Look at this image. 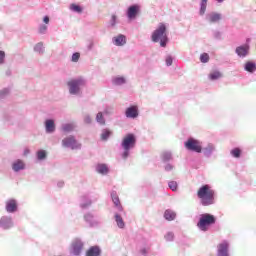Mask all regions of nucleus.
Returning a JSON list of instances; mask_svg holds the SVG:
<instances>
[{
  "mask_svg": "<svg viewBox=\"0 0 256 256\" xmlns=\"http://www.w3.org/2000/svg\"><path fill=\"white\" fill-rule=\"evenodd\" d=\"M44 127H45V132L48 135L53 134L57 129V126L55 125V120L54 119H46L45 122H44Z\"/></svg>",
  "mask_w": 256,
  "mask_h": 256,
  "instance_id": "nucleus-18",
  "label": "nucleus"
},
{
  "mask_svg": "<svg viewBox=\"0 0 256 256\" xmlns=\"http://www.w3.org/2000/svg\"><path fill=\"white\" fill-rule=\"evenodd\" d=\"M49 21H51V19L49 18V16H44V18H43V23H45V25H49Z\"/></svg>",
  "mask_w": 256,
  "mask_h": 256,
  "instance_id": "nucleus-52",
  "label": "nucleus"
},
{
  "mask_svg": "<svg viewBox=\"0 0 256 256\" xmlns=\"http://www.w3.org/2000/svg\"><path fill=\"white\" fill-rule=\"evenodd\" d=\"M111 137V130L109 129H103L101 133V139L102 141H107Z\"/></svg>",
  "mask_w": 256,
  "mask_h": 256,
  "instance_id": "nucleus-36",
  "label": "nucleus"
},
{
  "mask_svg": "<svg viewBox=\"0 0 256 256\" xmlns=\"http://www.w3.org/2000/svg\"><path fill=\"white\" fill-rule=\"evenodd\" d=\"M84 221L89 225V227H99V222L95 219V215L92 212L84 214Z\"/></svg>",
  "mask_w": 256,
  "mask_h": 256,
  "instance_id": "nucleus-16",
  "label": "nucleus"
},
{
  "mask_svg": "<svg viewBox=\"0 0 256 256\" xmlns=\"http://www.w3.org/2000/svg\"><path fill=\"white\" fill-rule=\"evenodd\" d=\"M125 83H127V80L123 76H115L112 78V85L116 87H121V85H125Z\"/></svg>",
  "mask_w": 256,
  "mask_h": 256,
  "instance_id": "nucleus-26",
  "label": "nucleus"
},
{
  "mask_svg": "<svg viewBox=\"0 0 256 256\" xmlns=\"http://www.w3.org/2000/svg\"><path fill=\"white\" fill-rule=\"evenodd\" d=\"M81 59V54L79 52H75L72 54L71 61L72 63H77Z\"/></svg>",
  "mask_w": 256,
  "mask_h": 256,
  "instance_id": "nucleus-42",
  "label": "nucleus"
},
{
  "mask_svg": "<svg viewBox=\"0 0 256 256\" xmlns=\"http://www.w3.org/2000/svg\"><path fill=\"white\" fill-rule=\"evenodd\" d=\"M36 157H37L38 161H45V159H47V151L38 150L36 153Z\"/></svg>",
  "mask_w": 256,
  "mask_h": 256,
  "instance_id": "nucleus-34",
  "label": "nucleus"
},
{
  "mask_svg": "<svg viewBox=\"0 0 256 256\" xmlns=\"http://www.w3.org/2000/svg\"><path fill=\"white\" fill-rule=\"evenodd\" d=\"M166 241H173V239H175V234H173V232H168L165 236H164Z\"/></svg>",
  "mask_w": 256,
  "mask_h": 256,
  "instance_id": "nucleus-45",
  "label": "nucleus"
},
{
  "mask_svg": "<svg viewBox=\"0 0 256 256\" xmlns=\"http://www.w3.org/2000/svg\"><path fill=\"white\" fill-rule=\"evenodd\" d=\"M120 145L123 149V153L121 155L122 159H128L131 150L137 145V137H135V134L129 133L124 136Z\"/></svg>",
  "mask_w": 256,
  "mask_h": 256,
  "instance_id": "nucleus-3",
  "label": "nucleus"
},
{
  "mask_svg": "<svg viewBox=\"0 0 256 256\" xmlns=\"http://www.w3.org/2000/svg\"><path fill=\"white\" fill-rule=\"evenodd\" d=\"M217 1V3H223V1H225V0H216Z\"/></svg>",
  "mask_w": 256,
  "mask_h": 256,
  "instance_id": "nucleus-56",
  "label": "nucleus"
},
{
  "mask_svg": "<svg viewBox=\"0 0 256 256\" xmlns=\"http://www.w3.org/2000/svg\"><path fill=\"white\" fill-rule=\"evenodd\" d=\"M34 52L38 53L39 55H43L45 53V47L43 46V42H38L34 46Z\"/></svg>",
  "mask_w": 256,
  "mask_h": 256,
  "instance_id": "nucleus-29",
  "label": "nucleus"
},
{
  "mask_svg": "<svg viewBox=\"0 0 256 256\" xmlns=\"http://www.w3.org/2000/svg\"><path fill=\"white\" fill-rule=\"evenodd\" d=\"M141 255H147V249L143 248L140 250Z\"/></svg>",
  "mask_w": 256,
  "mask_h": 256,
  "instance_id": "nucleus-54",
  "label": "nucleus"
},
{
  "mask_svg": "<svg viewBox=\"0 0 256 256\" xmlns=\"http://www.w3.org/2000/svg\"><path fill=\"white\" fill-rule=\"evenodd\" d=\"M210 81H217L218 79H221L223 77V74L219 71H214L209 74Z\"/></svg>",
  "mask_w": 256,
  "mask_h": 256,
  "instance_id": "nucleus-30",
  "label": "nucleus"
},
{
  "mask_svg": "<svg viewBox=\"0 0 256 256\" xmlns=\"http://www.w3.org/2000/svg\"><path fill=\"white\" fill-rule=\"evenodd\" d=\"M207 1L208 0H201L200 1V10H199V15L203 17L205 15V12L207 11Z\"/></svg>",
  "mask_w": 256,
  "mask_h": 256,
  "instance_id": "nucleus-33",
  "label": "nucleus"
},
{
  "mask_svg": "<svg viewBox=\"0 0 256 256\" xmlns=\"http://www.w3.org/2000/svg\"><path fill=\"white\" fill-rule=\"evenodd\" d=\"M205 19L208 23L215 24V23H219V21L223 19V15L217 12H210L206 14Z\"/></svg>",
  "mask_w": 256,
  "mask_h": 256,
  "instance_id": "nucleus-14",
  "label": "nucleus"
},
{
  "mask_svg": "<svg viewBox=\"0 0 256 256\" xmlns=\"http://www.w3.org/2000/svg\"><path fill=\"white\" fill-rule=\"evenodd\" d=\"M230 155L235 159H239L241 157V148H234L230 151Z\"/></svg>",
  "mask_w": 256,
  "mask_h": 256,
  "instance_id": "nucleus-38",
  "label": "nucleus"
},
{
  "mask_svg": "<svg viewBox=\"0 0 256 256\" xmlns=\"http://www.w3.org/2000/svg\"><path fill=\"white\" fill-rule=\"evenodd\" d=\"M81 251H83V241H81L79 238H76L72 242V254L79 256L81 255Z\"/></svg>",
  "mask_w": 256,
  "mask_h": 256,
  "instance_id": "nucleus-15",
  "label": "nucleus"
},
{
  "mask_svg": "<svg viewBox=\"0 0 256 256\" xmlns=\"http://www.w3.org/2000/svg\"><path fill=\"white\" fill-rule=\"evenodd\" d=\"M161 159H162L163 163H169V161H171V159H173V154H171V152H169V151L163 152L161 155Z\"/></svg>",
  "mask_w": 256,
  "mask_h": 256,
  "instance_id": "nucleus-31",
  "label": "nucleus"
},
{
  "mask_svg": "<svg viewBox=\"0 0 256 256\" xmlns=\"http://www.w3.org/2000/svg\"><path fill=\"white\" fill-rule=\"evenodd\" d=\"M197 197L200 199L201 205H203V207L215 205V190H213L209 184L202 185L198 189Z\"/></svg>",
  "mask_w": 256,
  "mask_h": 256,
  "instance_id": "nucleus-1",
  "label": "nucleus"
},
{
  "mask_svg": "<svg viewBox=\"0 0 256 256\" xmlns=\"http://www.w3.org/2000/svg\"><path fill=\"white\" fill-rule=\"evenodd\" d=\"M92 121L93 120L91 119V116L89 115L84 116V123H86L87 125H91Z\"/></svg>",
  "mask_w": 256,
  "mask_h": 256,
  "instance_id": "nucleus-49",
  "label": "nucleus"
},
{
  "mask_svg": "<svg viewBox=\"0 0 256 256\" xmlns=\"http://www.w3.org/2000/svg\"><path fill=\"white\" fill-rule=\"evenodd\" d=\"M64 186H65V182H63V181H58L57 187H59V189L63 188Z\"/></svg>",
  "mask_w": 256,
  "mask_h": 256,
  "instance_id": "nucleus-53",
  "label": "nucleus"
},
{
  "mask_svg": "<svg viewBox=\"0 0 256 256\" xmlns=\"http://www.w3.org/2000/svg\"><path fill=\"white\" fill-rule=\"evenodd\" d=\"M141 11V7L138 4H133L128 7L126 11V17L133 21V19H137V15H139V12Z\"/></svg>",
  "mask_w": 256,
  "mask_h": 256,
  "instance_id": "nucleus-10",
  "label": "nucleus"
},
{
  "mask_svg": "<svg viewBox=\"0 0 256 256\" xmlns=\"http://www.w3.org/2000/svg\"><path fill=\"white\" fill-rule=\"evenodd\" d=\"M164 169H165V171H173V169H174V166L172 165V164H166L165 166H164Z\"/></svg>",
  "mask_w": 256,
  "mask_h": 256,
  "instance_id": "nucleus-51",
  "label": "nucleus"
},
{
  "mask_svg": "<svg viewBox=\"0 0 256 256\" xmlns=\"http://www.w3.org/2000/svg\"><path fill=\"white\" fill-rule=\"evenodd\" d=\"M215 221V216L205 213L200 216L197 227L200 231H209V227H211V225H215Z\"/></svg>",
  "mask_w": 256,
  "mask_h": 256,
  "instance_id": "nucleus-5",
  "label": "nucleus"
},
{
  "mask_svg": "<svg viewBox=\"0 0 256 256\" xmlns=\"http://www.w3.org/2000/svg\"><path fill=\"white\" fill-rule=\"evenodd\" d=\"M111 199L118 211H123V206H121V201L119 200V196L116 191L111 192Z\"/></svg>",
  "mask_w": 256,
  "mask_h": 256,
  "instance_id": "nucleus-23",
  "label": "nucleus"
},
{
  "mask_svg": "<svg viewBox=\"0 0 256 256\" xmlns=\"http://www.w3.org/2000/svg\"><path fill=\"white\" fill-rule=\"evenodd\" d=\"M86 256H101V248L99 246L90 247L86 252Z\"/></svg>",
  "mask_w": 256,
  "mask_h": 256,
  "instance_id": "nucleus-25",
  "label": "nucleus"
},
{
  "mask_svg": "<svg viewBox=\"0 0 256 256\" xmlns=\"http://www.w3.org/2000/svg\"><path fill=\"white\" fill-rule=\"evenodd\" d=\"M112 43L116 47H123V46L127 45V36L123 35V34H119L117 36H114L112 38Z\"/></svg>",
  "mask_w": 256,
  "mask_h": 256,
  "instance_id": "nucleus-17",
  "label": "nucleus"
},
{
  "mask_svg": "<svg viewBox=\"0 0 256 256\" xmlns=\"http://www.w3.org/2000/svg\"><path fill=\"white\" fill-rule=\"evenodd\" d=\"M11 90L9 88H4L0 91V100L7 99L9 97Z\"/></svg>",
  "mask_w": 256,
  "mask_h": 256,
  "instance_id": "nucleus-37",
  "label": "nucleus"
},
{
  "mask_svg": "<svg viewBox=\"0 0 256 256\" xmlns=\"http://www.w3.org/2000/svg\"><path fill=\"white\" fill-rule=\"evenodd\" d=\"M95 171L99 175H109V166H107L105 163H98L95 167Z\"/></svg>",
  "mask_w": 256,
  "mask_h": 256,
  "instance_id": "nucleus-21",
  "label": "nucleus"
},
{
  "mask_svg": "<svg viewBox=\"0 0 256 256\" xmlns=\"http://www.w3.org/2000/svg\"><path fill=\"white\" fill-rule=\"evenodd\" d=\"M168 186H169V189H171V191H177V187H178L177 182L170 181L168 183Z\"/></svg>",
  "mask_w": 256,
  "mask_h": 256,
  "instance_id": "nucleus-44",
  "label": "nucleus"
},
{
  "mask_svg": "<svg viewBox=\"0 0 256 256\" xmlns=\"http://www.w3.org/2000/svg\"><path fill=\"white\" fill-rule=\"evenodd\" d=\"M94 44L93 42H90V44L88 45V51H91V49H93Z\"/></svg>",
  "mask_w": 256,
  "mask_h": 256,
  "instance_id": "nucleus-55",
  "label": "nucleus"
},
{
  "mask_svg": "<svg viewBox=\"0 0 256 256\" xmlns=\"http://www.w3.org/2000/svg\"><path fill=\"white\" fill-rule=\"evenodd\" d=\"M250 41H251V39L248 38L246 40V42H247L246 44L236 47L235 53H236V55H238L240 57V59H245V57H247L249 55V51L251 49V46H249Z\"/></svg>",
  "mask_w": 256,
  "mask_h": 256,
  "instance_id": "nucleus-8",
  "label": "nucleus"
},
{
  "mask_svg": "<svg viewBox=\"0 0 256 256\" xmlns=\"http://www.w3.org/2000/svg\"><path fill=\"white\" fill-rule=\"evenodd\" d=\"M184 147L187 151L201 153V151H203V142L191 137L188 138V141L184 142Z\"/></svg>",
  "mask_w": 256,
  "mask_h": 256,
  "instance_id": "nucleus-7",
  "label": "nucleus"
},
{
  "mask_svg": "<svg viewBox=\"0 0 256 256\" xmlns=\"http://www.w3.org/2000/svg\"><path fill=\"white\" fill-rule=\"evenodd\" d=\"M15 227V222L13 221V217L11 216H2L0 218V229L3 231H9V229H13Z\"/></svg>",
  "mask_w": 256,
  "mask_h": 256,
  "instance_id": "nucleus-9",
  "label": "nucleus"
},
{
  "mask_svg": "<svg viewBox=\"0 0 256 256\" xmlns=\"http://www.w3.org/2000/svg\"><path fill=\"white\" fill-rule=\"evenodd\" d=\"M48 29H49V26H47V24H40L38 26L39 35H47V30Z\"/></svg>",
  "mask_w": 256,
  "mask_h": 256,
  "instance_id": "nucleus-35",
  "label": "nucleus"
},
{
  "mask_svg": "<svg viewBox=\"0 0 256 256\" xmlns=\"http://www.w3.org/2000/svg\"><path fill=\"white\" fill-rule=\"evenodd\" d=\"M96 121L99 125H105V117H103V112H98L96 115Z\"/></svg>",
  "mask_w": 256,
  "mask_h": 256,
  "instance_id": "nucleus-39",
  "label": "nucleus"
},
{
  "mask_svg": "<svg viewBox=\"0 0 256 256\" xmlns=\"http://www.w3.org/2000/svg\"><path fill=\"white\" fill-rule=\"evenodd\" d=\"M70 9L74 12V13H83V8L77 4H71L70 5Z\"/></svg>",
  "mask_w": 256,
  "mask_h": 256,
  "instance_id": "nucleus-40",
  "label": "nucleus"
},
{
  "mask_svg": "<svg viewBox=\"0 0 256 256\" xmlns=\"http://www.w3.org/2000/svg\"><path fill=\"white\" fill-rule=\"evenodd\" d=\"M87 85V80L83 77H78L67 82V87L70 95L80 97L83 89Z\"/></svg>",
  "mask_w": 256,
  "mask_h": 256,
  "instance_id": "nucleus-4",
  "label": "nucleus"
},
{
  "mask_svg": "<svg viewBox=\"0 0 256 256\" xmlns=\"http://www.w3.org/2000/svg\"><path fill=\"white\" fill-rule=\"evenodd\" d=\"M115 25H117V16L112 15V17L110 19V27H115Z\"/></svg>",
  "mask_w": 256,
  "mask_h": 256,
  "instance_id": "nucleus-48",
  "label": "nucleus"
},
{
  "mask_svg": "<svg viewBox=\"0 0 256 256\" xmlns=\"http://www.w3.org/2000/svg\"><path fill=\"white\" fill-rule=\"evenodd\" d=\"M125 115L128 119H137L139 117V108L137 106H130L126 109Z\"/></svg>",
  "mask_w": 256,
  "mask_h": 256,
  "instance_id": "nucleus-19",
  "label": "nucleus"
},
{
  "mask_svg": "<svg viewBox=\"0 0 256 256\" xmlns=\"http://www.w3.org/2000/svg\"><path fill=\"white\" fill-rule=\"evenodd\" d=\"M99 199L98 196H83L80 201V207L81 209H89L93 203H95Z\"/></svg>",
  "mask_w": 256,
  "mask_h": 256,
  "instance_id": "nucleus-11",
  "label": "nucleus"
},
{
  "mask_svg": "<svg viewBox=\"0 0 256 256\" xmlns=\"http://www.w3.org/2000/svg\"><path fill=\"white\" fill-rule=\"evenodd\" d=\"M61 131H63V133H73V131H75V124L73 123L62 124Z\"/></svg>",
  "mask_w": 256,
  "mask_h": 256,
  "instance_id": "nucleus-27",
  "label": "nucleus"
},
{
  "mask_svg": "<svg viewBox=\"0 0 256 256\" xmlns=\"http://www.w3.org/2000/svg\"><path fill=\"white\" fill-rule=\"evenodd\" d=\"M166 66L167 67H171V65H173V56H171V55H168L167 57H166Z\"/></svg>",
  "mask_w": 256,
  "mask_h": 256,
  "instance_id": "nucleus-47",
  "label": "nucleus"
},
{
  "mask_svg": "<svg viewBox=\"0 0 256 256\" xmlns=\"http://www.w3.org/2000/svg\"><path fill=\"white\" fill-rule=\"evenodd\" d=\"M5 57H6L5 51L0 50V65H5Z\"/></svg>",
  "mask_w": 256,
  "mask_h": 256,
  "instance_id": "nucleus-46",
  "label": "nucleus"
},
{
  "mask_svg": "<svg viewBox=\"0 0 256 256\" xmlns=\"http://www.w3.org/2000/svg\"><path fill=\"white\" fill-rule=\"evenodd\" d=\"M17 209H18L17 200L11 199L6 202L7 213H16Z\"/></svg>",
  "mask_w": 256,
  "mask_h": 256,
  "instance_id": "nucleus-22",
  "label": "nucleus"
},
{
  "mask_svg": "<svg viewBox=\"0 0 256 256\" xmlns=\"http://www.w3.org/2000/svg\"><path fill=\"white\" fill-rule=\"evenodd\" d=\"M216 256H231L229 254V242L224 240L217 245Z\"/></svg>",
  "mask_w": 256,
  "mask_h": 256,
  "instance_id": "nucleus-13",
  "label": "nucleus"
},
{
  "mask_svg": "<svg viewBox=\"0 0 256 256\" xmlns=\"http://www.w3.org/2000/svg\"><path fill=\"white\" fill-rule=\"evenodd\" d=\"M12 169L15 173H19V171H23L25 169V163L22 160L18 159L12 164Z\"/></svg>",
  "mask_w": 256,
  "mask_h": 256,
  "instance_id": "nucleus-24",
  "label": "nucleus"
},
{
  "mask_svg": "<svg viewBox=\"0 0 256 256\" xmlns=\"http://www.w3.org/2000/svg\"><path fill=\"white\" fill-rule=\"evenodd\" d=\"M201 63H209V54L203 53L200 55Z\"/></svg>",
  "mask_w": 256,
  "mask_h": 256,
  "instance_id": "nucleus-43",
  "label": "nucleus"
},
{
  "mask_svg": "<svg viewBox=\"0 0 256 256\" xmlns=\"http://www.w3.org/2000/svg\"><path fill=\"white\" fill-rule=\"evenodd\" d=\"M175 217H177V214L173 210H166L164 212V218L166 221H175Z\"/></svg>",
  "mask_w": 256,
  "mask_h": 256,
  "instance_id": "nucleus-28",
  "label": "nucleus"
},
{
  "mask_svg": "<svg viewBox=\"0 0 256 256\" xmlns=\"http://www.w3.org/2000/svg\"><path fill=\"white\" fill-rule=\"evenodd\" d=\"M104 115H113V108L111 107L105 108Z\"/></svg>",
  "mask_w": 256,
  "mask_h": 256,
  "instance_id": "nucleus-50",
  "label": "nucleus"
},
{
  "mask_svg": "<svg viewBox=\"0 0 256 256\" xmlns=\"http://www.w3.org/2000/svg\"><path fill=\"white\" fill-rule=\"evenodd\" d=\"M244 71L246 73H250V75H253V73L256 72V62L253 60H248L244 63Z\"/></svg>",
  "mask_w": 256,
  "mask_h": 256,
  "instance_id": "nucleus-20",
  "label": "nucleus"
},
{
  "mask_svg": "<svg viewBox=\"0 0 256 256\" xmlns=\"http://www.w3.org/2000/svg\"><path fill=\"white\" fill-rule=\"evenodd\" d=\"M62 147L64 149H71L72 151L81 150V143L73 135H69L62 140Z\"/></svg>",
  "mask_w": 256,
  "mask_h": 256,
  "instance_id": "nucleus-6",
  "label": "nucleus"
},
{
  "mask_svg": "<svg viewBox=\"0 0 256 256\" xmlns=\"http://www.w3.org/2000/svg\"><path fill=\"white\" fill-rule=\"evenodd\" d=\"M215 151H217L215 144L208 143L205 146H202L201 153H203V155H204V157H206V159H211V157L213 156Z\"/></svg>",
  "mask_w": 256,
  "mask_h": 256,
  "instance_id": "nucleus-12",
  "label": "nucleus"
},
{
  "mask_svg": "<svg viewBox=\"0 0 256 256\" xmlns=\"http://www.w3.org/2000/svg\"><path fill=\"white\" fill-rule=\"evenodd\" d=\"M114 217L119 229H123L125 227V221H123V217H121V215L118 213H116Z\"/></svg>",
  "mask_w": 256,
  "mask_h": 256,
  "instance_id": "nucleus-32",
  "label": "nucleus"
},
{
  "mask_svg": "<svg viewBox=\"0 0 256 256\" xmlns=\"http://www.w3.org/2000/svg\"><path fill=\"white\" fill-rule=\"evenodd\" d=\"M212 34H213V37H214L215 39H217V41H221V39H222V37H223V34L221 33V31H219V30H213Z\"/></svg>",
  "mask_w": 256,
  "mask_h": 256,
  "instance_id": "nucleus-41",
  "label": "nucleus"
},
{
  "mask_svg": "<svg viewBox=\"0 0 256 256\" xmlns=\"http://www.w3.org/2000/svg\"><path fill=\"white\" fill-rule=\"evenodd\" d=\"M151 41L153 43H160V47H167V43H169L167 24L163 22L158 24V27L152 32Z\"/></svg>",
  "mask_w": 256,
  "mask_h": 256,
  "instance_id": "nucleus-2",
  "label": "nucleus"
}]
</instances>
